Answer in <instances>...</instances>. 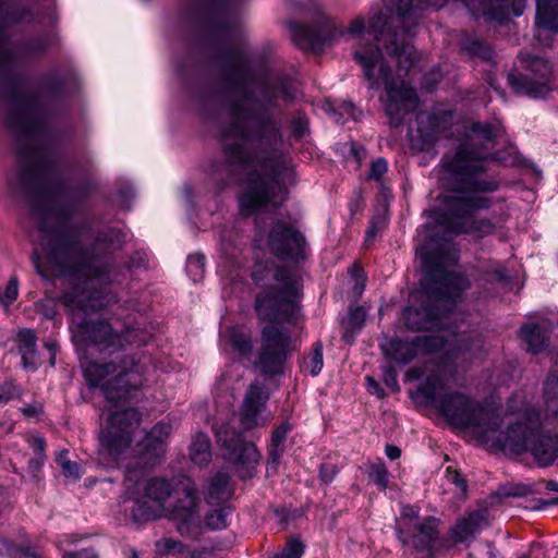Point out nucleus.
Returning a JSON list of instances; mask_svg holds the SVG:
<instances>
[{
    "mask_svg": "<svg viewBox=\"0 0 558 558\" xmlns=\"http://www.w3.org/2000/svg\"><path fill=\"white\" fill-rule=\"evenodd\" d=\"M73 213L29 211L28 219L36 225L41 245V252L33 254V264L43 275L41 259H45L60 275L72 278L73 287L63 293L62 303L71 314L73 337L109 354V360L83 364L88 385L99 388L108 401V415L99 434L100 459L106 465L113 466L121 459L134 454L144 466H153L165 457L171 426L165 422L157 423L132 448L141 416L136 409L124 408L122 403L132 390L143 385L146 373L145 361L124 353L125 344H145L151 335L138 328L120 331L105 322L87 319L90 312L117 302L107 287L120 283L133 268L146 267V253L135 252L123 267L100 263L101 256L122 248L128 234L113 227L104 228L96 232L87 250L83 244L90 236V228L75 223Z\"/></svg>",
    "mask_w": 558,
    "mask_h": 558,
    "instance_id": "nucleus-1",
    "label": "nucleus"
},
{
    "mask_svg": "<svg viewBox=\"0 0 558 558\" xmlns=\"http://www.w3.org/2000/svg\"><path fill=\"white\" fill-rule=\"evenodd\" d=\"M229 88L239 93L230 102V123L222 130L226 159L231 170L245 175L240 209L283 206L292 181L289 154L280 149L282 124L276 118L277 99L295 97L290 81L268 64L252 70L238 50H229L223 62Z\"/></svg>",
    "mask_w": 558,
    "mask_h": 558,
    "instance_id": "nucleus-2",
    "label": "nucleus"
},
{
    "mask_svg": "<svg viewBox=\"0 0 558 558\" xmlns=\"http://www.w3.org/2000/svg\"><path fill=\"white\" fill-rule=\"evenodd\" d=\"M475 211H429L427 221L417 229L416 256L421 259V280L424 304L404 310L405 325L414 330L438 328L448 330L456 339L453 348L444 336H418L412 340L385 338L380 342L383 354L398 364H408L422 354L445 351L450 355L476 353L482 349L480 337L457 336L450 318L461 294L470 287L469 279L449 268L459 259V250L451 236L456 233H473L481 230Z\"/></svg>",
    "mask_w": 558,
    "mask_h": 558,
    "instance_id": "nucleus-3",
    "label": "nucleus"
},
{
    "mask_svg": "<svg viewBox=\"0 0 558 558\" xmlns=\"http://www.w3.org/2000/svg\"><path fill=\"white\" fill-rule=\"evenodd\" d=\"M52 43V35L43 34L24 41L17 52L9 41L15 58L14 78L9 75L0 77V112L15 138L19 161L7 180L12 189L34 195L38 205L33 209H63L61 201L65 186L50 144L47 121L57 112L66 83L60 78H47L36 94H29L27 82L19 73V54H40Z\"/></svg>",
    "mask_w": 558,
    "mask_h": 558,
    "instance_id": "nucleus-4",
    "label": "nucleus"
},
{
    "mask_svg": "<svg viewBox=\"0 0 558 558\" xmlns=\"http://www.w3.org/2000/svg\"><path fill=\"white\" fill-rule=\"evenodd\" d=\"M426 403L436 405L450 425L468 428L490 448L514 453L530 452L541 465L558 460V435H543L544 424L555 422L558 414V376L550 374L544 381L543 413L535 411L519 397L510 399L509 427L500 429V414L461 392H445V385L437 375H430L417 388Z\"/></svg>",
    "mask_w": 558,
    "mask_h": 558,
    "instance_id": "nucleus-5",
    "label": "nucleus"
},
{
    "mask_svg": "<svg viewBox=\"0 0 558 558\" xmlns=\"http://www.w3.org/2000/svg\"><path fill=\"white\" fill-rule=\"evenodd\" d=\"M504 133L498 120L472 122L468 138L456 153L445 155L439 163V183L442 192L436 209H488L489 198L483 196L498 187V181L487 174L489 161L508 162L499 153H490L489 145Z\"/></svg>",
    "mask_w": 558,
    "mask_h": 558,
    "instance_id": "nucleus-6",
    "label": "nucleus"
},
{
    "mask_svg": "<svg viewBox=\"0 0 558 558\" xmlns=\"http://www.w3.org/2000/svg\"><path fill=\"white\" fill-rule=\"evenodd\" d=\"M252 278L256 284L266 287L256 299V312L260 320L269 323L262 329L257 364L264 374H280L292 350V340L279 323L295 316L301 278L294 269L278 267L268 260L254 265Z\"/></svg>",
    "mask_w": 558,
    "mask_h": 558,
    "instance_id": "nucleus-7",
    "label": "nucleus"
},
{
    "mask_svg": "<svg viewBox=\"0 0 558 558\" xmlns=\"http://www.w3.org/2000/svg\"><path fill=\"white\" fill-rule=\"evenodd\" d=\"M124 485L129 498L134 501L132 515L135 521L155 520L171 512L178 521V531L183 536L198 534L201 517L197 511V489L187 482L183 488L184 498L171 508L168 500L173 492L171 484L163 478L145 480L143 472L128 466Z\"/></svg>",
    "mask_w": 558,
    "mask_h": 558,
    "instance_id": "nucleus-8",
    "label": "nucleus"
},
{
    "mask_svg": "<svg viewBox=\"0 0 558 558\" xmlns=\"http://www.w3.org/2000/svg\"><path fill=\"white\" fill-rule=\"evenodd\" d=\"M354 59L361 65L368 87L379 89L384 85L386 98L384 108L389 124L400 126L404 118L418 106V97L413 87L405 82L397 83L391 75V68L385 62L381 50L374 45H364L354 50Z\"/></svg>",
    "mask_w": 558,
    "mask_h": 558,
    "instance_id": "nucleus-9",
    "label": "nucleus"
},
{
    "mask_svg": "<svg viewBox=\"0 0 558 558\" xmlns=\"http://www.w3.org/2000/svg\"><path fill=\"white\" fill-rule=\"evenodd\" d=\"M214 432L217 442L226 449L227 458L233 461L241 477H250L259 461L257 448L242 440L241 435L229 424H215Z\"/></svg>",
    "mask_w": 558,
    "mask_h": 558,
    "instance_id": "nucleus-10",
    "label": "nucleus"
},
{
    "mask_svg": "<svg viewBox=\"0 0 558 558\" xmlns=\"http://www.w3.org/2000/svg\"><path fill=\"white\" fill-rule=\"evenodd\" d=\"M293 41L303 50L318 52L326 45L333 43L343 31L338 28L333 21L327 16H320L313 25L298 22L289 24Z\"/></svg>",
    "mask_w": 558,
    "mask_h": 558,
    "instance_id": "nucleus-11",
    "label": "nucleus"
},
{
    "mask_svg": "<svg viewBox=\"0 0 558 558\" xmlns=\"http://www.w3.org/2000/svg\"><path fill=\"white\" fill-rule=\"evenodd\" d=\"M454 112L452 110H436L420 112L416 116L417 128L412 142L420 150L428 149L436 141L451 135Z\"/></svg>",
    "mask_w": 558,
    "mask_h": 558,
    "instance_id": "nucleus-12",
    "label": "nucleus"
},
{
    "mask_svg": "<svg viewBox=\"0 0 558 558\" xmlns=\"http://www.w3.org/2000/svg\"><path fill=\"white\" fill-rule=\"evenodd\" d=\"M271 252L282 258L299 262L307 254L303 234L292 227L278 222L274 225L268 241Z\"/></svg>",
    "mask_w": 558,
    "mask_h": 558,
    "instance_id": "nucleus-13",
    "label": "nucleus"
},
{
    "mask_svg": "<svg viewBox=\"0 0 558 558\" xmlns=\"http://www.w3.org/2000/svg\"><path fill=\"white\" fill-rule=\"evenodd\" d=\"M269 395L263 383H252L244 397L240 418L244 428L251 429L268 424L271 414L267 411Z\"/></svg>",
    "mask_w": 558,
    "mask_h": 558,
    "instance_id": "nucleus-14",
    "label": "nucleus"
},
{
    "mask_svg": "<svg viewBox=\"0 0 558 558\" xmlns=\"http://www.w3.org/2000/svg\"><path fill=\"white\" fill-rule=\"evenodd\" d=\"M437 521L426 518L423 522L411 524L404 522L397 530L399 539L404 546H412L418 551H428L437 537Z\"/></svg>",
    "mask_w": 558,
    "mask_h": 558,
    "instance_id": "nucleus-15",
    "label": "nucleus"
},
{
    "mask_svg": "<svg viewBox=\"0 0 558 558\" xmlns=\"http://www.w3.org/2000/svg\"><path fill=\"white\" fill-rule=\"evenodd\" d=\"M487 523L486 511H473L457 521L451 529V537L456 543H470Z\"/></svg>",
    "mask_w": 558,
    "mask_h": 558,
    "instance_id": "nucleus-16",
    "label": "nucleus"
},
{
    "mask_svg": "<svg viewBox=\"0 0 558 558\" xmlns=\"http://www.w3.org/2000/svg\"><path fill=\"white\" fill-rule=\"evenodd\" d=\"M221 342L229 344L241 356H248L253 350L252 335L243 327H230L220 333Z\"/></svg>",
    "mask_w": 558,
    "mask_h": 558,
    "instance_id": "nucleus-17",
    "label": "nucleus"
},
{
    "mask_svg": "<svg viewBox=\"0 0 558 558\" xmlns=\"http://www.w3.org/2000/svg\"><path fill=\"white\" fill-rule=\"evenodd\" d=\"M508 83L517 94L527 95L532 98L544 97L548 92L544 83L536 82L522 74L509 73Z\"/></svg>",
    "mask_w": 558,
    "mask_h": 558,
    "instance_id": "nucleus-18",
    "label": "nucleus"
},
{
    "mask_svg": "<svg viewBox=\"0 0 558 558\" xmlns=\"http://www.w3.org/2000/svg\"><path fill=\"white\" fill-rule=\"evenodd\" d=\"M536 24L558 32V0H536Z\"/></svg>",
    "mask_w": 558,
    "mask_h": 558,
    "instance_id": "nucleus-19",
    "label": "nucleus"
},
{
    "mask_svg": "<svg viewBox=\"0 0 558 558\" xmlns=\"http://www.w3.org/2000/svg\"><path fill=\"white\" fill-rule=\"evenodd\" d=\"M229 482L230 476L223 471L210 480L206 497L209 505L226 502L230 495Z\"/></svg>",
    "mask_w": 558,
    "mask_h": 558,
    "instance_id": "nucleus-20",
    "label": "nucleus"
},
{
    "mask_svg": "<svg viewBox=\"0 0 558 558\" xmlns=\"http://www.w3.org/2000/svg\"><path fill=\"white\" fill-rule=\"evenodd\" d=\"M520 335L526 343L527 351L533 354L538 353L546 345V330L538 324H526L522 326Z\"/></svg>",
    "mask_w": 558,
    "mask_h": 558,
    "instance_id": "nucleus-21",
    "label": "nucleus"
},
{
    "mask_svg": "<svg viewBox=\"0 0 558 558\" xmlns=\"http://www.w3.org/2000/svg\"><path fill=\"white\" fill-rule=\"evenodd\" d=\"M481 281L493 284L494 290L502 291L509 290L511 284L508 272L497 263H492L486 267Z\"/></svg>",
    "mask_w": 558,
    "mask_h": 558,
    "instance_id": "nucleus-22",
    "label": "nucleus"
},
{
    "mask_svg": "<svg viewBox=\"0 0 558 558\" xmlns=\"http://www.w3.org/2000/svg\"><path fill=\"white\" fill-rule=\"evenodd\" d=\"M191 460L199 465H206L211 458L209 439L205 434L198 433L194 436L191 449H190Z\"/></svg>",
    "mask_w": 558,
    "mask_h": 558,
    "instance_id": "nucleus-23",
    "label": "nucleus"
},
{
    "mask_svg": "<svg viewBox=\"0 0 558 558\" xmlns=\"http://www.w3.org/2000/svg\"><path fill=\"white\" fill-rule=\"evenodd\" d=\"M217 507L211 509L205 517V523L210 530H223L229 524L230 507L226 502L216 504Z\"/></svg>",
    "mask_w": 558,
    "mask_h": 558,
    "instance_id": "nucleus-24",
    "label": "nucleus"
},
{
    "mask_svg": "<svg viewBox=\"0 0 558 558\" xmlns=\"http://www.w3.org/2000/svg\"><path fill=\"white\" fill-rule=\"evenodd\" d=\"M461 48L469 54L478 57L485 61H490L494 57V51L489 46L473 37L464 38L461 43Z\"/></svg>",
    "mask_w": 558,
    "mask_h": 558,
    "instance_id": "nucleus-25",
    "label": "nucleus"
},
{
    "mask_svg": "<svg viewBox=\"0 0 558 558\" xmlns=\"http://www.w3.org/2000/svg\"><path fill=\"white\" fill-rule=\"evenodd\" d=\"M156 549L158 554L162 556H174L177 558H185L187 553V545L180 541L165 537L156 543Z\"/></svg>",
    "mask_w": 558,
    "mask_h": 558,
    "instance_id": "nucleus-26",
    "label": "nucleus"
},
{
    "mask_svg": "<svg viewBox=\"0 0 558 558\" xmlns=\"http://www.w3.org/2000/svg\"><path fill=\"white\" fill-rule=\"evenodd\" d=\"M291 429L292 425L288 422H283L272 432L269 456L274 462H277V460L280 458L282 452L281 445Z\"/></svg>",
    "mask_w": 558,
    "mask_h": 558,
    "instance_id": "nucleus-27",
    "label": "nucleus"
},
{
    "mask_svg": "<svg viewBox=\"0 0 558 558\" xmlns=\"http://www.w3.org/2000/svg\"><path fill=\"white\" fill-rule=\"evenodd\" d=\"M19 343L24 366H27V361L33 360V357L35 356L36 337L33 330H21L19 332Z\"/></svg>",
    "mask_w": 558,
    "mask_h": 558,
    "instance_id": "nucleus-28",
    "label": "nucleus"
},
{
    "mask_svg": "<svg viewBox=\"0 0 558 558\" xmlns=\"http://www.w3.org/2000/svg\"><path fill=\"white\" fill-rule=\"evenodd\" d=\"M323 365V345L322 343H315L312 352L304 357L302 367L312 376H317L322 372Z\"/></svg>",
    "mask_w": 558,
    "mask_h": 558,
    "instance_id": "nucleus-29",
    "label": "nucleus"
},
{
    "mask_svg": "<svg viewBox=\"0 0 558 558\" xmlns=\"http://www.w3.org/2000/svg\"><path fill=\"white\" fill-rule=\"evenodd\" d=\"M186 272L193 282H198L205 274V256L199 253L192 254L186 260Z\"/></svg>",
    "mask_w": 558,
    "mask_h": 558,
    "instance_id": "nucleus-30",
    "label": "nucleus"
},
{
    "mask_svg": "<svg viewBox=\"0 0 558 558\" xmlns=\"http://www.w3.org/2000/svg\"><path fill=\"white\" fill-rule=\"evenodd\" d=\"M368 478L380 489L388 487L389 472L383 461L372 463L368 468Z\"/></svg>",
    "mask_w": 558,
    "mask_h": 558,
    "instance_id": "nucleus-31",
    "label": "nucleus"
},
{
    "mask_svg": "<svg viewBox=\"0 0 558 558\" xmlns=\"http://www.w3.org/2000/svg\"><path fill=\"white\" fill-rule=\"evenodd\" d=\"M388 222V211H375L366 231V242H372L375 236L387 227Z\"/></svg>",
    "mask_w": 558,
    "mask_h": 558,
    "instance_id": "nucleus-32",
    "label": "nucleus"
},
{
    "mask_svg": "<svg viewBox=\"0 0 558 558\" xmlns=\"http://www.w3.org/2000/svg\"><path fill=\"white\" fill-rule=\"evenodd\" d=\"M66 456V451L59 453L57 462L60 464L65 477L76 481L81 476V466L76 462L70 461Z\"/></svg>",
    "mask_w": 558,
    "mask_h": 558,
    "instance_id": "nucleus-33",
    "label": "nucleus"
},
{
    "mask_svg": "<svg viewBox=\"0 0 558 558\" xmlns=\"http://www.w3.org/2000/svg\"><path fill=\"white\" fill-rule=\"evenodd\" d=\"M327 112L332 114L337 123L343 122V117L355 119V107L352 102H343L338 109L331 105L327 106Z\"/></svg>",
    "mask_w": 558,
    "mask_h": 558,
    "instance_id": "nucleus-34",
    "label": "nucleus"
},
{
    "mask_svg": "<svg viewBox=\"0 0 558 558\" xmlns=\"http://www.w3.org/2000/svg\"><path fill=\"white\" fill-rule=\"evenodd\" d=\"M291 133L295 138H302L308 133V119L306 116L299 113L291 121Z\"/></svg>",
    "mask_w": 558,
    "mask_h": 558,
    "instance_id": "nucleus-35",
    "label": "nucleus"
},
{
    "mask_svg": "<svg viewBox=\"0 0 558 558\" xmlns=\"http://www.w3.org/2000/svg\"><path fill=\"white\" fill-rule=\"evenodd\" d=\"M19 295V281L17 278L12 277L7 287L4 292L0 295V300L4 305H10Z\"/></svg>",
    "mask_w": 558,
    "mask_h": 558,
    "instance_id": "nucleus-36",
    "label": "nucleus"
},
{
    "mask_svg": "<svg viewBox=\"0 0 558 558\" xmlns=\"http://www.w3.org/2000/svg\"><path fill=\"white\" fill-rule=\"evenodd\" d=\"M388 170L385 158H378L371 163L368 179L379 181Z\"/></svg>",
    "mask_w": 558,
    "mask_h": 558,
    "instance_id": "nucleus-37",
    "label": "nucleus"
},
{
    "mask_svg": "<svg viewBox=\"0 0 558 558\" xmlns=\"http://www.w3.org/2000/svg\"><path fill=\"white\" fill-rule=\"evenodd\" d=\"M303 551L304 547L302 543L293 539L286 545V547L282 549L279 556L284 558H301Z\"/></svg>",
    "mask_w": 558,
    "mask_h": 558,
    "instance_id": "nucleus-38",
    "label": "nucleus"
},
{
    "mask_svg": "<svg viewBox=\"0 0 558 558\" xmlns=\"http://www.w3.org/2000/svg\"><path fill=\"white\" fill-rule=\"evenodd\" d=\"M441 80L442 72L439 69H434L424 75L422 87L426 90H432Z\"/></svg>",
    "mask_w": 558,
    "mask_h": 558,
    "instance_id": "nucleus-39",
    "label": "nucleus"
},
{
    "mask_svg": "<svg viewBox=\"0 0 558 558\" xmlns=\"http://www.w3.org/2000/svg\"><path fill=\"white\" fill-rule=\"evenodd\" d=\"M20 396L17 387L12 383H7L0 387V403L8 402Z\"/></svg>",
    "mask_w": 558,
    "mask_h": 558,
    "instance_id": "nucleus-40",
    "label": "nucleus"
},
{
    "mask_svg": "<svg viewBox=\"0 0 558 558\" xmlns=\"http://www.w3.org/2000/svg\"><path fill=\"white\" fill-rule=\"evenodd\" d=\"M384 381H385L386 386L391 388L393 391L399 390L397 373L392 366L384 367Z\"/></svg>",
    "mask_w": 558,
    "mask_h": 558,
    "instance_id": "nucleus-41",
    "label": "nucleus"
},
{
    "mask_svg": "<svg viewBox=\"0 0 558 558\" xmlns=\"http://www.w3.org/2000/svg\"><path fill=\"white\" fill-rule=\"evenodd\" d=\"M337 473H338V469L332 463H324L320 465L319 475H320L322 481L325 483L331 482Z\"/></svg>",
    "mask_w": 558,
    "mask_h": 558,
    "instance_id": "nucleus-42",
    "label": "nucleus"
},
{
    "mask_svg": "<svg viewBox=\"0 0 558 558\" xmlns=\"http://www.w3.org/2000/svg\"><path fill=\"white\" fill-rule=\"evenodd\" d=\"M447 478L449 482L456 485V487L464 494L466 492V482L465 480L458 473L457 471H451L449 468L447 469Z\"/></svg>",
    "mask_w": 558,
    "mask_h": 558,
    "instance_id": "nucleus-43",
    "label": "nucleus"
},
{
    "mask_svg": "<svg viewBox=\"0 0 558 558\" xmlns=\"http://www.w3.org/2000/svg\"><path fill=\"white\" fill-rule=\"evenodd\" d=\"M366 312L363 307H355L350 310L349 319L353 325L361 326L364 323Z\"/></svg>",
    "mask_w": 558,
    "mask_h": 558,
    "instance_id": "nucleus-44",
    "label": "nucleus"
},
{
    "mask_svg": "<svg viewBox=\"0 0 558 558\" xmlns=\"http://www.w3.org/2000/svg\"><path fill=\"white\" fill-rule=\"evenodd\" d=\"M367 383V389L371 393L377 396L378 398L385 397V390L380 387V385L371 376H367L366 378Z\"/></svg>",
    "mask_w": 558,
    "mask_h": 558,
    "instance_id": "nucleus-45",
    "label": "nucleus"
},
{
    "mask_svg": "<svg viewBox=\"0 0 558 558\" xmlns=\"http://www.w3.org/2000/svg\"><path fill=\"white\" fill-rule=\"evenodd\" d=\"M209 555L210 551L206 547L191 548L187 546L185 558H207Z\"/></svg>",
    "mask_w": 558,
    "mask_h": 558,
    "instance_id": "nucleus-46",
    "label": "nucleus"
},
{
    "mask_svg": "<svg viewBox=\"0 0 558 558\" xmlns=\"http://www.w3.org/2000/svg\"><path fill=\"white\" fill-rule=\"evenodd\" d=\"M362 269L357 266H353L351 269V276L355 278V287L354 291L357 294H361L364 290V281L360 280Z\"/></svg>",
    "mask_w": 558,
    "mask_h": 558,
    "instance_id": "nucleus-47",
    "label": "nucleus"
},
{
    "mask_svg": "<svg viewBox=\"0 0 558 558\" xmlns=\"http://www.w3.org/2000/svg\"><path fill=\"white\" fill-rule=\"evenodd\" d=\"M63 558H97V554L93 549H83L75 553H64Z\"/></svg>",
    "mask_w": 558,
    "mask_h": 558,
    "instance_id": "nucleus-48",
    "label": "nucleus"
},
{
    "mask_svg": "<svg viewBox=\"0 0 558 558\" xmlns=\"http://www.w3.org/2000/svg\"><path fill=\"white\" fill-rule=\"evenodd\" d=\"M364 29V22L362 19H356L351 22L348 33L351 35H359L362 34Z\"/></svg>",
    "mask_w": 558,
    "mask_h": 558,
    "instance_id": "nucleus-49",
    "label": "nucleus"
},
{
    "mask_svg": "<svg viewBox=\"0 0 558 558\" xmlns=\"http://www.w3.org/2000/svg\"><path fill=\"white\" fill-rule=\"evenodd\" d=\"M385 452L390 460H396L401 456V450L393 445H387L385 448Z\"/></svg>",
    "mask_w": 558,
    "mask_h": 558,
    "instance_id": "nucleus-50",
    "label": "nucleus"
},
{
    "mask_svg": "<svg viewBox=\"0 0 558 558\" xmlns=\"http://www.w3.org/2000/svg\"><path fill=\"white\" fill-rule=\"evenodd\" d=\"M32 446L37 453H41L45 449V440L41 437H34Z\"/></svg>",
    "mask_w": 558,
    "mask_h": 558,
    "instance_id": "nucleus-51",
    "label": "nucleus"
},
{
    "mask_svg": "<svg viewBox=\"0 0 558 558\" xmlns=\"http://www.w3.org/2000/svg\"><path fill=\"white\" fill-rule=\"evenodd\" d=\"M417 517V512L412 508V507H403L402 508V518L403 519H412V518H416Z\"/></svg>",
    "mask_w": 558,
    "mask_h": 558,
    "instance_id": "nucleus-52",
    "label": "nucleus"
},
{
    "mask_svg": "<svg viewBox=\"0 0 558 558\" xmlns=\"http://www.w3.org/2000/svg\"><path fill=\"white\" fill-rule=\"evenodd\" d=\"M351 151L355 155L357 159H361V156L364 154L363 147H355L354 144H351Z\"/></svg>",
    "mask_w": 558,
    "mask_h": 558,
    "instance_id": "nucleus-53",
    "label": "nucleus"
},
{
    "mask_svg": "<svg viewBox=\"0 0 558 558\" xmlns=\"http://www.w3.org/2000/svg\"><path fill=\"white\" fill-rule=\"evenodd\" d=\"M408 375L413 378H420L423 375V372L417 367H413L409 369Z\"/></svg>",
    "mask_w": 558,
    "mask_h": 558,
    "instance_id": "nucleus-54",
    "label": "nucleus"
},
{
    "mask_svg": "<svg viewBox=\"0 0 558 558\" xmlns=\"http://www.w3.org/2000/svg\"><path fill=\"white\" fill-rule=\"evenodd\" d=\"M545 487L547 490L558 493V482L556 481H548Z\"/></svg>",
    "mask_w": 558,
    "mask_h": 558,
    "instance_id": "nucleus-55",
    "label": "nucleus"
},
{
    "mask_svg": "<svg viewBox=\"0 0 558 558\" xmlns=\"http://www.w3.org/2000/svg\"><path fill=\"white\" fill-rule=\"evenodd\" d=\"M198 214H199V211H197V210L191 211V215L189 216V220L194 222V220L198 218Z\"/></svg>",
    "mask_w": 558,
    "mask_h": 558,
    "instance_id": "nucleus-56",
    "label": "nucleus"
},
{
    "mask_svg": "<svg viewBox=\"0 0 558 558\" xmlns=\"http://www.w3.org/2000/svg\"><path fill=\"white\" fill-rule=\"evenodd\" d=\"M46 347H47V349H48L49 351H51V352H54V350H56V344H54V343H52V342H47V343H46Z\"/></svg>",
    "mask_w": 558,
    "mask_h": 558,
    "instance_id": "nucleus-57",
    "label": "nucleus"
},
{
    "mask_svg": "<svg viewBox=\"0 0 558 558\" xmlns=\"http://www.w3.org/2000/svg\"><path fill=\"white\" fill-rule=\"evenodd\" d=\"M65 538L71 543L77 542V538L74 535H65Z\"/></svg>",
    "mask_w": 558,
    "mask_h": 558,
    "instance_id": "nucleus-58",
    "label": "nucleus"
},
{
    "mask_svg": "<svg viewBox=\"0 0 558 558\" xmlns=\"http://www.w3.org/2000/svg\"><path fill=\"white\" fill-rule=\"evenodd\" d=\"M129 558H140L138 553L135 549H132Z\"/></svg>",
    "mask_w": 558,
    "mask_h": 558,
    "instance_id": "nucleus-59",
    "label": "nucleus"
},
{
    "mask_svg": "<svg viewBox=\"0 0 558 558\" xmlns=\"http://www.w3.org/2000/svg\"><path fill=\"white\" fill-rule=\"evenodd\" d=\"M184 194H185L186 198L191 197V190H190V187H187V186L184 187Z\"/></svg>",
    "mask_w": 558,
    "mask_h": 558,
    "instance_id": "nucleus-60",
    "label": "nucleus"
},
{
    "mask_svg": "<svg viewBox=\"0 0 558 558\" xmlns=\"http://www.w3.org/2000/svg\"><path fill=\"white\" fill-rule=\"evenodd\" d=\"M488 547H489V557L490 558H495V549H494V547H492L489 544H488Z\"/></svg>",
    "mask_w": 558,
    "mask_h": 558,
    "instance_id": "nucleus-61",
    "label": "nucleus"
},
{
    "mask_svg": "<svg viewBox=\"0 0 558 558\" xmlns=\"http://www.w3.org/2000/svg\"><path fill=\"white\" fill-rule=\"evenodd\" d=\"M222 381H223L226 385H228V383L230 381V377H229V375H223Z\"/></svg>",
    "mask_w": 558,
    "mask_h": 558,
    "instance_id": "nucleus-62",
    "label": "nucleus"
},
{
    "mask_svg": "<svg viewBox=\"0 0 558 558\" xmlns=\"http://www.w3.org/2000/svg\"><path fill=\"white\" fill-rule=\"evenodd\" d=\"M489 85L494 87L495 90H498V88L495 86V82L493 78L489 80Z\"/></svg>",
    "mask_w": 558,
    "mask_h": 558,
    "instance_id": "nucleus-63",
    "label": "nucleus"
},
{
    "mask_svg": "<svg viewBox=\"0 0 558 558\" xmlns=\"http://www.w3.org/2000/svg\"><path fill=\"white\" fill-rule=\"evenodd\" d=\"M521 14H522V11H521V10H515V11H514V15H515V16H519V15H521Z\"/></svg>",
    "mask_w": 558,
    "mask_h": 558,
    "instance_id": "nucleus-64",
    "label": "nucleus"
}]
</instances>
